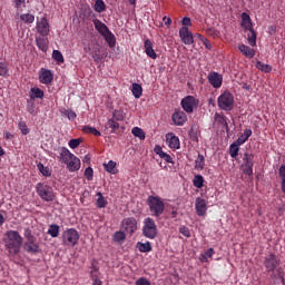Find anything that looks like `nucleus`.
<instances>
[{
  "label": "nucleus",
  "mask_w": 285,
  "mask_h": 285,
  "mask_svg": "<svg viewBox=\"0 0 285 285\" xmlns=\"http://www.w3.org/2000/svg\"><path fill=\"white\" fill-rule=\"evenodd\" d=\"M4 246L8 250L9 257H14L21 253L23 245V237L17 230H7L4 234Z\"/></svg>",
  "instance_id": "1"
},
{
  "label": "nucleus",
  "mask_w": 285,
  "mask_h": 285,
  "mask_svg": "<svg viewBox=\"0 0 285 285\" xmlns=\"http://www.w3.org/2000/svg\"><path fill=\"white\" fill-rule=\"evenodd\" d=\"M147 206L153 217H160L166 210V203H164V199L159 196H148Z\"/></svg>",
  "instance_id": "2"
},
{
  "label": "nucleus",
  "mask_w": 285,
  "mask_h": 285,
  "mask_svg": "<svg viewBox=\"0 0 285 285\" xmlns=\"http://www.w3.org/2000/svg\"><path fill=\"white\" fill-rule=\"evenodd\" d=\"M142 237L146 239H156L157 238V223L155 219L147 217L142 222Z\"/></svg>",
  "instance_id": "3"
},
{
  "label": "nucleus",
  "mask_w": 285,
  "mask_h": 285,
  "mask_svg": "<svg viewBox=\"0 0 285 285\" xmlns=\"http://www.w3.org/2000/svg\"><path fill=\"white\" fill-rule=\"evenodd\" d=\"M36 193L43 202H52L55 199V191H52V187L47 184L38 183L36 185Z\"/></svg>",
  "instance_id": "4"
},
{
  "label": "nucleus",
  "mask_w": 285,
  "mask_h": 285,
  "mask_svg": "<svg viewBox=\"0 0 285 285\" xmlns=\"http://www.w3.org/2000/svg\"><path fill=\"white\" fill-rule=\"evenodd\" d=\"M235 104V97L233 94L225 91L218 97V107L222 110H233V106Z\"/></svg>",
  "instance_id": "5"
},
{
  "label": "nucleus",
  "mask_w": 285,
  "mask_h": 285,
  "mask_svg": "<svg viewBox=\"0 0 285 285\" xmlns=\"http://www.w3.org/2000/svg\"><path fill=\"white\" fill-rule=\"evenodd\" d=\"M62 242L66 246H77L79 244V232L75 228H69L62 233Z\"/></svg>",
  "instance_id": "6"
},
{
  "label": "nucleus",
  "mask_w": 285,
  "mask_h": 285,
  "mask_svg": "<svg viewBox=\"0 0 285 285\" xmlns=\"http://www.w3.org/2000/svg\"><path fill=\"white\" fill-rule=\"evenodd\" d=\"M183 110L185 112H193L197 106H199V100H197L194 96H186L180 101Z\"/></svg>",
  "instance_id": "7"
},
{
  "label": "nucleus",
  "mask_w": 285,
  "mask_h": 285,
  "mask_svg": "<svg viewBox=\"0 0 285 285\" xmlns=\"http://www.w3.org/2000/svg\"><path fill=\"white\" fill-rule=\"evenodd\" d=\"M195 210L198 217H206V213L208 212V200L197 197L195 200Z\"/></svg>",
  "instance_id": "8"
},
{
  "label": "nucleus",
  "mask_w": 285,
  "mask_h": 285,
  "mask_svg": "<svg viewBox=\"0 0 285 285\" xmlns=\"http://www.w3.org/2000/svg\"><path fill=\"white\" fill-rule=\"evenodd\" d=\"M179 37L185 46H193L195 43V38L193 37V32L188 30V27H181L179 29Z\"/></svg>",
  "instance_id": "9"
},
{
  "label": "nucleus",
  "mask_w": 285,
  "mask_h": 285,
  "mask_svg": "<svg viewBox=\"0 0 285 285\" xmlns=\"http://www.w3.org/2000/svg\"><path fill=\"white\" fill-rule=\"evenodd\" d=\"M37 32L41 35V37H48L50 35V23L48 22V18L43 17L37 22Z\"/></svg>",
  "instance_id": "10"
},
{
  "label": "nucleus",
  "mask_w": 285,
  "mask_h": 285,
  "mask_svg": "<svg viewBox=\"0 0 285 285\" xmlns=\"http://www.w3.org/2000/svg\"><path fill=\"white\" fill-rule=\"evenodd\" d=\"M122 228L128 235H134L137 230V219L135 217H128L122 220Z\"/></svg>",
  "instance_id": "11"
},
{
  "label": "nucleus",
  "mask_w": 285,
  "mask_h": 285,
  "mask_svg": "<svg viewBox=\"0 0 285 285\" xmlns=\"http://www.w3.org/2000/svg\"><path fill=\"white\" fill-rule=\"evenodd\" d=\"M265 268L268 271V273H272L279 266V258L275 254H269L264 262Z\"/></svg>",
  "instance_id": "12"
},
{
  "label": "nucleus",
  "mask_w": 285,
  "mask_h": 285,
  "mask_svg": "<svg viewBox=\"0 0 285 285\" xmlns=\"http://www.w3.org/2000/svg\"><path fill=\"white\" fill-rule=\"evenodd\" d=\"M207 79H208L210 86H213V88H222V83L224 81V76H222L217 71H212V72H209Z\"/></svg>",
  "instance_id": "13"
},
{
  "label": "nucleus",
  "mask_w": 285,
  "mask_h": 285,
  "mask_svg": "<svg viewBox=\"0 0 285 285\" xmlns=\"http://www.w3.org/2000/svg\"><path fill=\"white\" fill-rule=\"evenodd\" d=\"M55 73H52L51 70L41 68L40 75H39V81L40 83H43L45 86H50V82L53 81Z\"/></svg>",
  "instance_id": "14"
},
{
  "label": "nucleus",
  "mask_w": 285,
  "mask_h": 285,
  "mask_svg": "<svg viewBox=\"0 0 285 285\" xmlns=\"http://www.w3.org/2000/svg\"><path fill=\"white\" fill-rule=\"evenodd\" d=\"M23 249L26 250V253H32L33 255H37V253H41V248L39 247V243H37V239L26 240Z\"/></svg>",
  "instance_id": "15"
},
{
  "label": "nucleus",
  "mask_w": 285,
  "mask_h": 285,
  "mask_svg": "<svg viewBox=\"0 0 285 285\" xmlns=\"http://www.w3.org/2000/svg\"><path fill=\"white\" fill-rule=\"evenodd\" d=\"M58 153V161H60V164H68V160L75 157V154L70 153L66 147H60Z\"/></svg>",
  "instance_id": "16"
},
{
  "label": "nucleus",
  "mask_w": 285,
  "mask_h": 285,
  "mask_svg": "<svg viewBox=\"0 0 285 285\" xmlns=\"http://www.w3.org/2000/svg\"><path fill=\"white\" fill-rule=\"evenodd\" d=\"M65 166H67L69 173H77V170L81 168V160L79 157L73 156L65 164Z\"/></svg>",
  "instance_id": "17"
},
{
  "label": "nucleus",
  "mask_w": 285,
  "mask_h": 285,
  "mask_svg": "<svg viewBox=\"0 0 285 285\" xmlns=\"http://www.w3.org/2000/svg\"><path fill=\"white\" fill-rule=\"evenodd\" d=\"M171 119L175 126H184V124L188 121V116H186L184 111H176L173 114Z\"/></svg>",
  "instance_id": "18"
},
{
  "label": "nucleus",
  "mask_w": 285,
  "mask_h": 285,
  "mask_svg": "<svg viewBox=\"0 0 285 285\" xmlns=\"http://www.w3.org/2000/svg\"><path fill=\"white\" fill-rule=\"evenodd\" d=\"M167 139V144L169 146V148H171L173 150H179V148H181V145L179 142V137L173 135V134H168L166 136Z\"/></svg>",
  "instance_id": "19"
},
{
  "label": "nucleus",
  "mask_w": 285,
  "mask_h": 285,
  "mask_svg": "<svg viewBox=\"0 0 285 285\" xmlns=\"http://www.w3.org/2000/svg\"><path fill=\"white\" fill-rule=\"evenodd\" d=\"M240 26L244 30H253V20L250 19V14L243 12L240 14Z\"/></svg>",
  "instance_id": "20"
},
{
  "label": "nucleus",
  "mask_w": 285,
  "mask_h": 285,
  "mask_svg": "<svg viewBox=\"0 0 285 285\" xmlns=\"http://www.w3.org/2000/svg\"><path fill=\"white\" fill-rule=\"evenodd\" d=\"M94 26H95V29L99 32V35H101V37L110 32V29L108 28V26H106V23H104L99 19H94Z\"/></svg>",
  "instance_id": "21"
},
{
  "label": "nucleus",
  "mask_w": 285,
  "mask_h": 285,
  "mask_svg": "<svg viewBox=\"0 0 285 285\" xmlns=\"http://www.w3.org/2000/svg\"><path fill=\"white\" fill-rule=\"evenodd\" d=\"M238 50L247 59H253V57H255V49H253V48H250V47H248V46H246L244 43L238 46Z\"/></svg>",
  "instance_id": "22"
},
{
  "label": "nucleus",
  "mask_w": 285,
  "mask_h": 285,
  "mask_svg": "<svg viewBox=\"0 0 285 285\" xmlns=\"http://www.w3.org/2000/svg\"><path fill=\"white\" fill-rule=\"evenodd\" d=\"M145 52L150 59H157V52L153 49V41L150 39L145 40Z\"/></svg>",
  "instance_id": "23"
},
{
  "label": "nucleus",
  "mask_w": 285,
  "mask_h": 285,
  "mask_svg": "<svg viewBox=\"0 0 285 285\" xmlns=\"http://www.w3.org/2000/svg\"><path fill=\"white\" fill-rule=\"evenodd\" d=\"M105 41L108 43L109 48H115L117 46V38L112 31H108L105 36H102Z\"/></svg>",
  "instance_id": "24"
},
{
  "label": "nucleus",
  "mask_w": 285,
  "mask_h": 285,
  "mask_svg": "<svg viewBox=\"0 0 285 285\" xmlns=\"http://www.w3.org/2000/svg\"><path fill=\"white\" fill-rule=\"evenodd\" d=\"M136 248H138L140 253H150L153 250V244L148 240L146 243L138 242Z\"/></svg>",
  "instance_id": "25"
},
{
  "label": "nucleus",
  "mask_w": 285,
  "mask_h": 285,
  "mask_svg": "<svg viewBox=\"0 0 285 285\" xmlns=\"http://www.w3.org/2000/svg\"><path fill=\"white\" fill-rule=\"evenodd\" d=\"M253 135V130L250 129H245V131L240 135V137H238V139H236L235 141L239 145V146H244V144H246V141H248V138Z\"/></svg>",
  "instance_id": "26"
},
{
  "label": "nucleus",
  "mask_w": 285,
  "mask_h": 285,
  "mask_svg": "<svg viewBox=\"0 0 285 285\" xmlns=\"http://www.w3.org/2000/svg\"><path fill=\"white\" fill-rule=\"evenodd\" d=\"M36 43H37L39 50H41L42 52L48 51V38L37 37Z\"/></svg>",
  "instance_id": "27"
},
{
  "label": "nucleus",
  "mask_w": 285,
  "mask_h": 285,
  "mask_svg": "<svg viewBox=\"0 0 285 285\" xmlns=\"http://www.w3.org/2000/svg\"><path fill=\"white\" fill-rule=\"evenodd\" d=\"M204 166H206V158L204 157V155L198 154L196 160H195V170H204Z\"/></svg>",
  "instance_id": "28"
},
{
  "label": "nucleus",
  "mask_w": 285,
  "mask_h": 285,
  "mask_svg": "<svg viewBox=\"0 0 285 285\" xmlns=\"http://www.w3.org/2000/svg\"><path fill=\"white\" fill-rule=\"evenodd\" d=\"M247 41L252 48H255L257 46V32H255V29H249L247 33Z\"/></svg>",
  "instance_id": "29"
},
{
  "label": "nucleus",
  "mask_w": 285,
  "mask_h": 285,
  "mask_svg": "<svg viewBox=\"0 0 285 285\" xmlns=\"http://www.w3.org/2000/svg\"><path fill=\"white\" fill-rule=\"evenodd\" d=\"M96 195L98 197L96 200L97 208H106V206H108V200L106 199V197H104V194H101V191H98Z\"/></svg>",
  "instance_id": "30"
},
{
  "label": "nucleus",
  "mask_w": 285,
  "mask_h": 285,
  "mask_svg": "<svg viewBox=\"0 0 285 285\" xmlns=\"http://www.w3.org/2000/svg\"><path fill=\"white\" fill-rule=\"evenodd\" d=\"M239 146L237 141H234L230 146H229V155L232 157V159H237L238 155H239Z\"/></svg>",
  "instance_id": "31"
},
{
  "label": "nucleus",
  "mask_w": 285,
  "mask_h": 285,
  "mask_svg": "<svg viewBox=\"0 0 285 285\" xmlns=\"http://www.w3.org/2000/svg\"><path fill=\"white\" fill-rule=\"evenodd\" d=\"M131 92L136 99H139L141 95H144V88L141 87V85L134 82Z\"/></svg>",
  "instance_id": "32"
},
{
  "label": "nucleus",
  "mask_w": 285,
  "mask_h": 285,
  "mask_svg": "<svg viewBox=\"0 0 285 285\" xmlns=\"http://www.w3.org/2000/svg\"><path fill=\"white\" fill-rule=\"evenodd\" d=\"M105 170L110 173V175H117V163L115 160H109L108 164H104Z\"/></svg>",
  "instance_id": "33"
},
{
  "label": "nucleus",
  "mask_w": 285,
  "mask_h": 285,
  "mask_svg": "<svg viewBox=\"0 0 285 285\" xmlns=\"http://www.w3.org/2000/svg\"><path fill=\"white\" fill-rule=\"evenodd\" d=\"M92 59H94V61H96V63H99V61H101V59H106V55L104 52H101L100 47H97L92 51Z\"/></svg>",
  "instance_id": "34"
},
{
  "label": "nucleus",
  "mask_w": 285,
  "mask_h": 285,
  "mask_svg": "<svg viewBox=\"0 0 285 285\" xmlns=\"http://www.w3.org/2000/svg\"><path fill=\"white\" fill-rule=\"evenodd\" d=\"M60 115L67 117L69 121H75L77 119V112H75L72 109H61Z\"/></svg>",
  "instance_id": "35"
},
{
  "label": "nucleus",
  "mask_w": 285,
  "mask_h": 285,
  "mask_svg": "<svg viewBox=\"0 0 285 285\" xmlns=\"http://www.w3.org/2000/svg\"><path fill=\"white\" fill-rule=\"evenodd\" d=\"M43 90L40 88L33 87L30 89V98L31 99H43Z\"/></svg>",
  "instance_id": "36"
},
{
  "label": "nucleus",
  "mask_w": 285,
  "mask_h": 285,
  "mask_svg": "<svg viewBox=\"0 0 285 285\" xmlns=\"http://www.w3.org/2000/svg\"><path fill=\"white\" fill-rule=\"evenodd\" d=\"M131 135H134V137H138V139H140L141 141H144V139H146V132L144 131V129H141L139 127H134L131 129Z\"/></svg>",
  "instance_id": "37"
},
{
  "label": "nucleus",
  "mask_w": 285,
  "mask_h": 285,
  "mask_svg": "<svg viewBox=\"0 0 285 285\" xmlns=\"http://www.w3.org/2000/svg\"><path fill=\"white\" fill-rule=\"evenodd\" d=\"M254 159H255V155L250 153H245L243 157V165L255 166Z\"/></svg>",
  "instance_id": "38"
},
{
  "label": "nucleus",
  "mask_w": 285,
  "mask_h": 285,
  "mask_svg": "<svg viewBox=\"0 0 285 285\" xmlns=\"http://www.w3.org/2000/svg\"><path fill=\"white\" fill-rule=\"evenodd\" d=\"M82 131L86 132V135H94L95 137H101V131L97 130L95 127L85 126L82 127Z\"/></svg>",
  "instance_id": "39"
},
{
  "label": "nucleus",
  "mask_w": 285,
  "mask_h": 285,
  "mask_svg": "<svg viewBox=\"0 0 285 285\" xmlns=\"http://www.w3.org/2000/svg\"><path fill=\"white\" fill-rule=\"evenodd\" d=\"M59 225H57V224H51L50 226H49V229H48V232H47V234L48 235H50V237H59Z\"/></svg>",
  "instance_id": "40"
},
{
  "label": "nucleus",
  "mask_w": 285,
  "mask_h": 285,
  "mask_svg": "<svg viewBox=\"0 0 285 285\" xmlns=\"http://www.w3.org/2000/svg\"><path fill=\"white\" fill-rule=\"evenodd\" d=\"M193 185L195 188H204V176L202 175H195L193 179Z\"/></svg>",
  "instance_id": "41"
},
{
  "label": "nucleus",
  "mask_w": 285,
  "mask_h": 285,
  "mask_svg": "<svg viewBox=\"0 0 285 285\" xmlns=\"http://www.w3.org/2000/svg\"><path fill=\"white\" fill-rule=\"evenodd\" d=\"M107 126L111 129V132L115 134L119 128V122L115 120V118H109L107 120Z\"/></svg>",
  "instance_id": "42"
},
{
  "label": "nucleus",
  "mask_w": 285,
  "mask_h": 285,
  "mask_svg": "<svg viewBox=\"0 0 285 285\" xmlns=\"http://www.w3.org/2000/svg\"><path fill=\"white\" fill-rule=\"evenodd\" d=\"M94 10H96L99 13L106 12V2H104V0H96Z\"/></svg>",
  "instance_id": "43"
},
{
  "label": "nucleus",
  "mask_w": 285,
  "mask_h": 285,
  "mask_svg": "<svg viewBox=\"0 0 285 285\" xmlns=\"http://www.w3.org/2000/svg\"><path fill=\"white\" fill-rule=\"evenodd\" d=\"M38 170L43 175V177H51L52 173L50 171V168L43 166V164L39 163L37 165Z\"/></svg>",
  "instance_id": "44"
},
{
  "label": "nucleus",
  "mask_w": 285,
  "mask_h": 285,
  "mask_svg": "<svg viewBox=\"0 0 285 285\" xmlns=\"http://www.w3.org/2000/svg\"><path fill=\"white\" fill-rule=\"evenodd\" d=\"M215 120L217 121V124H219L220 126H223V128H226V130H228V121L226 120V117H225V116H222V115H219V114H216Z\"/></svg>",
  "instance_id": "45"
},
{
  "label": "nucleus",
  "mask_w": 285,
  "mask_h": 285,
  "mask_svg": "<svg viewBox=\"0 0 285 285\" xmlns=\"http://www.w3.org/2000/svg\"><path fill=\"white\" fill-rule=\"evenodd\" d=\"M112 119H115V121H124L126 114L122 110H114Z\"/></svg>",
  "instance_id": "46"
},
{
  "label": "nucleus",
  "mask_w": 285,
  "mask_h": 285,
  "mask_svg": "<svg viewBox=\"0 0 285 285\" xmlns=\"http://www.w3.org/2000/svg\"><path fill=\"white\" fill-rule=\"evenodd\" d=\"M256 68L258 70H262V72H271V70H273V67H271V65H266L262 61L256 62Z\"/></svg>",
  "instance_id": "47"
},
{
  "label": "nucleus",
  "mask_w": 285,
  "mask_h": 285,
  "mask_svg": "<svg viewBox=\"0 0 285 285\" xmlns=\"http://www.w3.org/2000/svg\"><path fill=\"white\" fill-rule=\"evenodd\" d=\"M20 19L24 23H35V14H31V13H22L20 16Z\"/></svg>",
  "instance_id": "48"
},
{
  "label": "nucleus",
  "mask_w": 285,
  "mask_h": 285,
  "mask_svg": "<svg viewBox=\"0 0 285 285\" xmlns=\"http://www.w3.org/2000/svg\"><path fill=\"white\" fill-rule=\"evenodd\" d=\"M114 240H116L118 244H122V242H126V233L124 232H116L114 234Z\"/></svg>",
  "instance_id": "49"
},
{
  "label": "nucleus",
  "mask_w": 285,
  "mask_h": 285,
  "mask_svg": "<svg viewBox=\"0 0 285 285\" xmlns=\"http://www.w3.org/2000/svg\"><path fill=\"white\" fill-rule=\"evenodd\" d=\"M52 59L57 61L58 63H63V53L59 50H53L52 52Z\"/></svg>",
  "instance_id": "50"
},
{
  "label": "nucleus",
  "mask_w": 285,
  "mask_h": 285,
  "mask_svg": "<svg viewBox=\"0 0 285 285\" xmlns=\"http://www.w3.org/2000/svg\"><path fill=\"white\" fill-rule=\"evenodd\" d=\"M253 166L254 165H242L240 168H242L244 175H247L248 177H252V175H253Z\"/></svg>",
  "instance_id": "51"
},
{
  "label": "nucleus",
  "mask_w": 285,
  "mask_h": 285,
  "mask_svg": "<svg viewBox=\"0 0 285 285\" xmlns=\"http://www.w3.org/2000/svg\"><path fill=\"white\" fill-rule=\"evenodd\" d=\"M85 177L88 179V181H92V177H95V170L92 167H87L85 170Z\"/></svg>",
  "instance_id": "52"
},
{
  "label": "nucleus",
  "mask_w": 285,
  "mask_h": 285,
  "mask_svg": "<svg viewBox=\"0 0 285 285\" xmlns=\"http://www.w3.org/2000/svg\"><path fill=\"white\" fill-rule=\"evenodd\" d=\"M0 77H8V63L0 62Z\"/></svg>",
  "instance_id": "53"
},
{
  "label": "nucleus",
  "mask_w": 285,
  "mask_h": 285,
  "mask_svg": "<svg viewBox=\"0 0 285 285\" xmlns=\"http://www.w3.org/2000/svg\"><path fill=\"white\" fill-rule=\"evenodd\" d=\"M18 128L19 130H21L22 135H28V132H30V129L28 128V125H26V121H20Z\"/></svg>",
  "instance_id": "54"
},
{
  "label": "nucleus",
  "mask_w": 285,
  "mask_h": 285,
  "mask_svg": "<svg viewBox=\"0 0 285 285\" xmlns=\"http://www.w3.org/2000/svg\"><path fill=\"white\" fill-rule=\"evenodd\" d=\"M80 144H81V139H71V140H69V142H68L69 147H70L72 150H75V148H79Z\"/></svg>",
  "instance_id": "55"
},
{
  "label": "nucleus",
  "mask_w": 285,
  "mask_h": 285,
  "mask_svg": "<svg viewBox=\"0 0 285 285\" xmlns=\"http://www.w3.org/2000/svg\"><path fill=\"white\" fill-rule=\"evenodd\" d=\"M23 236L27 239V242L32 240V239H37V237H35V235H32V230L30 228L24 229Z\"/></svg>",
  "instance_id": "56"
},
{
  "label": "nucleus",
  "mask_w": 285,
  "mask_h": 285,
  "mask_svg": "<svg viewBox=\"0 0 285 285\" xmlns=\"http://www.w3.org/2000/svg\"><path fill=\"white\" fill-rule=\"evenodd\" d=\"M206 33L209 35V37H219V31L213 27L207 28Z\"/></svg>",
  "instance_id": "57"
},
{
  "label": "nucleus",
  "mask_w": 285,
  "mask_h": 285,
  "mask_svg": "<svg viewBox=\"0 0 285 285\" xmlns=\"http://www.w3.org/2000/svg\"><path fill=\"white\" fill-rule=\"evenodd\" d=\"M135 285H153L148 278L146 277H139L136 282Z\"/></svg>",
  "instance_id": "58"
},
{
  "label": "nucleus",
  "mask_w": 285,
  "mask_h": 285,
  "mask_svg": "<svg viewBox=\"0 0 285 285\" xmlns=\"http://www.w3.org/2000/svg\"><path fill=\"white\" fill-rule=\"evenodd\" d=\"M179 233L180 235H184V237H190V229H188L186 226H180Z\"/></svg>",
  "instance_id": "59"
},
{
  "label": "nucleus",
  "mask_w": 285,
  "mask_h": 285,
  "mask_svg": "<svg viewBox=\"0 0 285 285\" xmlns=\"http://www.w3.org/2000/svg\"><path fill=\"white\" fill-rule=\"evenodd\" d=\"M160 159H164L167 164H173V157L166 151L161 154Z\"/></svg>",
  "instance_id": "60"
},
{
  "label": "nucleus",
  "mask_w": 285,
  "mask_h": 285,
  "mask_svg": "<svg viewBox=\"0 0 285 285\" xmlns=\"http://www.w3.org/2000/svg\"><path fill=\"white\" fill-rule=\"evenodd\" d=\"M181 23L184 26L183 28H186L187 26H193V21L188 17L183 18Z\"/></svg>",
  "instance_id": "61"
},
{
  "label": "nucleus",
  "mask_w": 285,
  "mask_h": 285,
  "mask_svg": "<svg viewBox=\"0 0 285 285\" xmlns=\"http://www.w3.org/2000/svg\"><path fill=\"white\" fill-rule=\"evenodd\" d=\"M154 153L160 157L161 155H164L165 151L161 148V146L156 145L155 148H154Z\"/></svg>",
  "instance_id": "62"
},
{
  "label": "nucleus",
  "mask_w": 285,
  "mask_h": 285,
  "mask_svg": "<svg viewBox=\"0 0 285 285\" xmlns=\"http://www.w3.org/2000/svg\"><path fill=\"white\" fill-rule=\"evenodd\" d=\"M205 256H207V259L213 257L215 255V249L214 248H208L205 254Z\"/></svg>",
  "instance_id": "63"
},
{
  "label": "nucleus",
  "mask_w": 285,
  "mask_h": 285,
  "mask_svg": "<svg viewBox=\"0 0 285 285\" xmlns=\"http://www.w3.org/2000/svg\"><path fill=\"white\" fill-rule=\"evenodd\" d=\"M279 177L282 178V181L285 179V165L279 167Z\"/></svg>",
  "instance_id": "64"
}]
</instances>
